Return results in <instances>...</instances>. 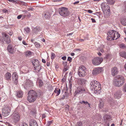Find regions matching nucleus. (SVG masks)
<instances>
[{
    "label": "nucleus",
    "instance_id": "f03ea898",
    "mask_svg": "<svg viewBox=\"0 0 126 126\" xmlns=\"http://www.w3.org/2000/svg\"><path fill=\"white\" fill-rule=\"evenodd\" d=\"M28 94V101L30 103L34 102L36 99V97L37 95V93L35 91L32 90L29 91Z\"/></svg>",
    "mask_w": 126,
    "mask_h": 126
},
{
    "label": "nucleus",
    "instance_id": "69168bd1",
    "mask_svg": "<svg viewBox=\"0 0 126 126\" xmlns=\"http://www.w3.org/2000/svg\"><path fill=\"white\" fill-rule=\"evenodd\" d=\"M18 39L20 41H21L22 39V38L21 37H18Z\"/></svg>",
    "mask_w": 126,
    "mask_h": 126
},
{
    "label": "nucleus",
    "instance_id": "37998d69",
    "mask_svg": "<svg viewBox=\"0 0 126 126\" xmlns=\"http://www.w3.org/2000/svg\"><path fill=\"white\" fill-rule=\"evenodd\" d=\"M80 103L81 104H84L85 105H86L88 103L87 101H82L81 102H80Z\"/></svg>",
    "mask_w": 126,
    "mask_h": 126
},
{
    "label": "nucleus",
    "instance_id": "c9c22d12",
    "mask_svg": "<svg viewBox=\"0 0 126 126\" xmlns=\"http://www.w3.org/2000/svg\"><path fill=\"white\" fill-rule=\"evenodd\" d=\"M119 46L120 48H122L125 49L126 48V45L123 43L120 44L119 45Z\"/></svg>",
    "mask_w": 126,
    "mask_h": 126
},
{
    "label": "nucleus",
    "instance_id": "8fccbe9b",
    "mask_svg": "<svg viewBox=\"0 0 126 126\" xmlns=\"http://www.w3.org/2000/svg\"><path fill=\"white\" fill-rule=\"evenodd\" d=\"M65 96L64 95H63V96H62L60 98V100L64 99L65 98Z\"/></svg>",
    "mask_w": 126,
    "mask_h": 126
},
{
    "label": "nucleus",
    "instance_id": "39448f33",
    "mask_svg": "<svg viewBox=\"0 0 126 126\" xmlns=\"http://www.w3.org/2000/svg\"><path fill=\"white\" fill-rule=\"evenodd\" d=\"M59 13L61 16L63 17L68 16L70 14V12L68 10V9L65 7L60 8Z\"/></svg>",
    "mask_w": 126,
    "mask_h": 126
},
{
    "label": "nucleus",
    "instance_id": "7c9ffc66",
    "mask_svg": "<svg viewBox=\"0 0 126 126\" xmlns=\"http://www.w3.org/2000/svg\"><path fill=\"white\" fill-rule=\"evenodd\" d=\"M120 55L121 56L126 59V52L122 51L120 53Z\"/></svg>",
    "mask_w": 126,
    "mask_h": 126
},
{
    "label": "nucleus",
    "instance_id": "0eeeda50",
    "mask_svg": "<svg viewBox=\"0 0 126 126\" xmlns=\"http://www.w3.org/2000/svg\"><path fill=\"white\" fill-rule=\"evenodd\" d=\"M90 88L92 90L93 89H97L101 88V86L100 83L96 80H93L90 83Z\"/></svg>",
    "mask_w": 126,
    "mask_h": 126
},
{
    "label": "nucleus",
    "instance_id": "ddd939ff",
    "mask_svg": "<svg viewBox=\"0 0 126 126\" xmlns=\"http://www.w3.org/2000/svg\"><path fill=\"white\" fill-rule=\"evenodd\" d=\"M52 14L50 11H45L43 14V16L46 19H49L50 18Z\"/></svg>",
    "mask_w": 126,
    "mask_h": 126
},
{
    "label": "nucleus",
    "instance_id": "1a4fd4ad",
    "mask_svg": "<svg viewBox=\"0 0 126 126\" xmlns=\"http://www.w3.org/2000/svg\"><path fill=\"white\" fill-rule=\"evenodd\" d=\"M11 118L15 123H17L20 120V116L19 113L14 112L11 115Z\"/></svg>",
    "mask_w": 126,
    "mask_h": 126
},
{
    "label": "nucleus",
    "instance_id": "a19ab883",
    "mask_svg": "<svg viewBox=\"0 0 126 126\" xmlns=\"http://www.w3.org/2000/svg\"><path fill=\"white\" fill-rule=\"evenodd\" d=\"M55 56V54L53 53H51V58L52 59H53Z\"/></svg>",
    "mask_w": 126,
    "mask_h": 126
},
{
    "label": "nucleus",
    "instance_id": "aec40b11",
    "mask_svg": "<svg viewBox=\"0 0 126 126\" xmlns=\"http://www.w3.org/2000/svg\"><path fill=\"white\" fill-rule=\"evenodd\" d=\"M121 91L119 90L115 93L114 94V97L116 98L119 99L121 97Z\"/></svg>",
    "mask_w": 126,
    "mask_h": 126
},
{
    "label": "nucleus",
    "instance_id": "6e6552de",
    "mask_svg": "<svg viewBox=\"0 0 126 126\" xmlns=\"http://www.w3.org/2000/svg\"><path fill=\"white\" fill-rule=\"evenodd\" d=\"M103 60L102 57H97L93 58L92 60L93 64L95 65H98L100 64Z\"/></svg>",
    "mask_w": 126,
    "mask_h": 126
},
{
    "label": "nucleus",
    "instance_id": "bf43d9fd",
    "mask_svg": "<svg viewBox=\"0 0 126 126\" xmlns=\"http://www.w3.org/2000/svg\"><path fill=\"white\" fill-rule=\"evenodd\" d=\"M52 123V122L51 121H48L47 123V124L48 125H49Z\"/></svg>",
    "mask_w": 126,
    "mask_h": 126
},
{
    "label": "nucleus",
    "instance_id": "6ab92c4d",
    "mask_svg": "<svg viewBox=\"0 0 126 126\" xmlns=\"http://www.w3.org/2000/svg\"><path fill=\"white\" fill-rule=\"evenodd\" d=\"M86 82V80L83 79L79 78L78 79V83L79 85H83Z\"/></svg>",
    "mask_w": 126,
    "mask_h": 126
},
{
    "label": "nucleus",
    "instance_id": "13d9d810",
    "mask_svg": "<svg viewBox=\"0 0 126 126\" xmlns=\"http://www.w3.org/2000/svg\"><path fill=\"white\" fill-rule=\"evenodd\" d=\"M91 20H92V22H93V23H94V22H96V21L94 19V18H92L91 19Z\"/></svg>",
    "mask_w": 126,
    "mask_h": 126
},
{
    "label": "nucleus",
    "instance_id": "6e6d98bb",
    "mask_svg": "<svg viewBox=\"0 0 126 126\" xmlns=\"http://www.w3.org/2000/svg\"><path fill=\"white\" fill-rule=\"evenodd\" d=\"M79 1H76L75 2H74L73 3V4L75 5V4H77L78 3H79Z\"/></svg>",
    "mask_w": 126,
    "mask_h": 126
},
{
    "label": "nucleus",
    "instance_id": "79ce46f5",
    "mask_svg": "<svg viewBox=\"0 0 126 126\" xmlns=\"http://www.w3.org/2000/svg\"><path fill=\"white\" fill-rule=\"evenodd\" d=\"M19 126H28V125L25 123H22L21 124H20Z\"/></svg>",
    "mask_w": 126,
    "mask_h": 126
},
{
    "label": "nucleus",
    "instance_id": "9b49d317",
    "mask_svg": "<svg viewBox=\"0 0 126 126\" xmlns=\"http://www.w3.org/2000/svg\"><path fill=\"white\" fill-rule=\"evenodd\" d=\"M11 111L10 107H7L4 108L2 110V114L4 116H6L8 115Z\"/></svg>",
    "mask_w": 126,
    "mask_h": 126
},
{
    "label": "nucleus",
    "instance_id": "338daca9",
    "mask_svg": "<svg viewBox=\"0 0 126 126\" xmlns=\"http://www.w3.org/2000/svg\"><path fill=\"white\" fill-rule=\"evenodd\" d=\"M42 61L44 63H46V61L45 60L43 59H42Z\"/></svg>",
    "mask_w": 126,
    "mask_h": 126
},
{
    "label": "nucleus",
    "instance_id": "72a5a7b5",
    "mask_svg": "<svg viewBox=\"0 0 126 126\" xmlns=\"http://www.w3.org/2000/svg\"><path fill=\"white\" fill-rule=\"evenodd\" d=\"M104 103H103V101L101 99L99 101V107L100 108H103V106Z\"/></svg>",
    "mask_w": 126,
    "mask_h": 126
},
{
    "label": "nucleus",
    "instance_id": "4c0bfd02",
    "mask_svg": "<svg viewBox=\"0 0 126 126\" xmlns=\"http://www.w3.org/2000/svg\"><path fill=\"white\" fill-rule=\"evenodd\" d=\"M76 126H83L82 123L80 122H77Z\"/></svg>",
    "mask_w": 126,
    "mask_h": 126
},
{
    "label": "nucleus",
    "instance_id": "5701e85b",
    "mask_svg": "<svg viewBox=\"0 0 126 126\" xmlns=\"http://www.w3.org/2000/svg\"><path fill=\"white\" fill-rule=\"evenodd\" d=\"M104 14V16L105 17H108L110 15V10L103 11Z\"/></svg>",
    "mask_w": 126,
    "mask_h": 126
},
{
    "label": "nucleus",
    "instance_id": "f3484780",
    "mask_svg": "<svg viewBox=\"0 0 126 126\" xmlns=\"http://www.w3.org/2000/svg\"><path fill=\"white\" fill-rule=\"evenodd\" d=\"M111 72L112 75L113 76H114L118 73L119 71L117 68L116 67H114L112 68Z\"/></svg>",
    "mask_w": 126,
    "mask_h": 126
},
{
    "label": "nucleus",
    "instance_id": "412c9836",
    "mask_svg": "<svg viewBox=\"0 0 126 126\" xmlns=\"http://www.w3.org/2000/svg\"><path fill=\"white\" fill-rule=\"evenodd\" d=\"M11 74L10 72H7L5 75V78L7 81H9L10 80H11Z\"/></svg>",
    "mask_w": 126,
    "mask_h": 126
},
{
    "label": "nucleus",
    "instance_id": "a18cd8bd",
    "mask_svg": "<svg viewBox=\"0 0 126 126\" xmlns=\"http://www.w3.org/2000/svg\"><path fill=\"white\" fill-rule=\"evenodd\" d=\"M123 10L124 12H126V1L125 3V6L124 7Z\"/></svg>",
    "mask_w": 126,
    "mask_h": 126
},
{
    "label": "nucleus",
    "instance_id": "f257e3e1",
    "mask_svg": "<svg viewBox=\"0 0 126 126\" xmlns=\"http://www.w3.org/2000/svg\"><path fill=\"white\" fill-rule=\"evenodd\" d=\"M125 81L124 77L121 75H119L114 79L113 84L116 86L120 87L124 84Z\"/></svg>",
    "mask_w": 126,
    "mask_h": 126
},
{
    "label": "nucleus",
    "instance_id": "2f4dec72",
    "mask_svg": "<svg viewBox=\"0 0 126 126\" xmlns=\"http://www.w3.org/2000/svg\"><path fill=\"white\" fill-rule=\"evenodd\" d=\"M60 91H61L60 89L56 88L55 89L54 91V92L57 94L56 95V96H58L59 95L60 93Z\"/></svg>",
    "mask_w": 126,
    "mask_h": 126
},
{
    "label": "nucleus",
    "instance_id": "9d476101",
    "mask_svg": "<svg viewBox=\"0 0 126 126\" xmlns=\"http://www.w3.org/2000/svg\"><path fill=\"white\" fill-rule=\"evenodd\" d=\"M7 50L9 53L11 54H13L16 51V49L13 46L10 44L7 47Z\"/></svg>",
    "mask_w": 126,
    "mask_h": 126
},
{
    "label": "nucleus",
    "instance_id": "c756f323",
    "mask_svg": "<svg viewBox=\"0 0 126 126\" xmlns=\"http://www.w3.org/2000/svg\"><path fill=\"white\" fill-rule=\"evenodd\" d=\"M38 81L39 86L40 87H42L44 84V82L43 81L40 79H38Z\"/></svg>",
    "mask_w": 126,
    "mask_h": 126
},
{
    "label": "nucleus",
    "instance_id": "09e8293b",
    "mask_svg": "<svg viewBox=\"0 0 126 126\" xmlns=\"http://www.w3.org/2000/svg\"><path fill=\"white\" fill-rule=\"evenodd\" d=\"M22 16V15H18L17 17V18L18 19H19L21 18Z\"/></svg>",
    "mask_w": 126,
    "mask_h": 126
},
{
    "label": "nucleus",
    "instance_id": "3c124183",
    "mask_svg": "<svg viewBox=\"0 0 126 126\" xmlns=\"http://www.w3.org/2000/svg\"><path fill=\"white\" fill-rule=\"evenodd\" d=\"M39 95H41L43 94L41 90H39Z\"/></svg>",
    "mask_w": 126,
    "mask_h": 126
},
{
    "label": "nucleus",
    "instance_id": "e433bc0d",
    "mask_svg": "<svg viewBox=\"0 0 126 126\" xmlns=\"http://www.w3.org/2000/svg\"><path fill=\"white\" fill-rule=\"evenodd\" d=\"M24 30L27 33H29L30 32V29L28 27H27L24 28Z\"/></svg>",
    "mask_w": 126,
    "mask_h": 126
},
{
    "label": "nucleus",
    "instance_id": "bb28decb",
    "mask_svg": "<svg viewBox=\"0 0 126 126\" xmlns=\"http://www.w3.org/2000/svg\"><path fill=\"white\" fill-rule=\"evenodd\" d=\"M24 54L26 57H30L32 55V52L29 51H27L24 53Z\"/></svg>",
    "mask_w": 126,
    "mask_h": 126
},
{
    "label": "nucleus",
    "instance_id": "680f3d73",
    "mask_svg": "<svg viewBox=\"0 0 126 126\" xmlns=\"http://www.w3.org/2000/svg\"><path fill=\"white\" fill-rule=\"evenodd\" d=\"M88 12L90 13H93V11L91 10H88Z\"/></svg>",
    "mask_w": 126,
    "mask_h": 126
},
{
    "label": "nucleus",
    "instance_id": "58836bf2",
    "mask_svg": "<svg viewBox=\"0 0 126 126\" xmlns=\"http://www.w3.org/2000/svg\"><path fill=\"white\" fill-rule=\"evenodd\" d=\"M109 121H105V124H104L105 126H109Z\"/></svg>",
    "mask_w": 126,
    "mask_h": 126
},
{
    "label": "nucleus",
    "instance_id": "473e14b6",
    "mask_svg": "<svg viewBox=\"0 0 126 126\" xmlns=\"http://www.w3.org/2000/svg\"><path fill=\"white\" fill-rule=\"evenodd\" d=\"M99 88H98L97 89H93L94 91V93L95 94H100L101 93V91L100 90L101 89V87Z\"/></svg>",
    "mask_w": 126,
    "mask_h": 126
},
{
    "label": "nucleus",
    "instance_id": "f8f14e48",
    "mask_svg": "<svg viewBox=\"0 0 126 126\" xmlns=\"http://www.w3.org/2000/svg\"><path fill=\"white\" fill-rule=\"evenodd\" d=\"M103 67H97L95 68L92 71V74L93 75H96L103 72Z\"/></svg>",
    "mask_w": 126,
    "mask_h": 126
},
{
    "label": "nucleus",
    "instance_id": "a211bd4d",
    "mask_svg": "<svg viewBox=\"0 0 126 126\" xmlns=\"http://www.w3.org/2000/svg\"><path fill=\"white\" fill-rule=\"evenodd\" d=\"M32 83L30 80H27L24 83V86L25 88L31 87L32 85Z\"/></svg>",
    "mask_w": 126,
    "mask_h": 126
},
{
    "label": "nucleus",
    "instance_id": "ea45409f",
    "mask_svg": "<svg viewBox=\"0 0 126 126\" xmlns=\"http://www.w3.org/2000/svg\"><path fill=\"white\" fill-rule=\"evenodd\" d=\"M23 12H25V15H22V18H25L26 16H27L26 15H27V12L26 11H22Z\"/></svg>",
    "mask_w": 126,
    "mask_h": 126
},
{
    "label": "nucleus",
    "instance_id": "774afa93",
    "mask_svg": "<svg viewBox=\"0 0 126 126\" xmlns=\"http://www.w3.org/2000/svg\"><path fill=\"white\" fill-rule=\"evenodd\" d=\"M50 63L49 62H47V66H49Z\"/></svg>",
    "mask_w": 126,
    "mask_h": 126
},
{
    "label": "nucleus",
    "instance_id": "de8ad7c7",
    "mask_svg": "<svg viewBox=\"0 0 126 126\" xmlns=\"http://www.w3.org/2000/svg\"><path fill=\"white\" fill-rule=\"evenodd\" d=\"M116 34L117 35V37L115 38V40L117 39L120 36V34L118 33L117 32Z\"/></svg>",
    "mask_w": 126,
    "mask_h": 126
},
{
    "label": "nucleus",
    "instance_id": "cd10ccee",
    "mask_svg": "<svg viewBox=\"0 0 126 126\" xmlns=\"http://www.w3.org/2000/svg\"><path fill=\"white\" fill-rule=\"evenodd\" d=\"M41 30V29L39 27H36L34 28L33 30V32L35 33H36L38 32Z\"/></svg>",
    "mask_w": 126,
    "mask_h": 126
},
{
    "label": "nucleus",
    "instance_id": "2eb2a0df",
    "mask_svg": "<svg viewBox=\"0 0 126 126\" xmlns=\"http://www.w3.org/2000/svg\"><path fill=\"white\" fill-rule=\"evenodd\" d=\"M13 80L16 84H17L18 82V76L16 72H14L12 75Z\"/></svg>",
    "mask_w": 126,
    "mask_h": 126
},
{
    "label": "nucleus",
    "instance_id": "603ef678",
    "mask_svg": "<svg viewBox=\"0 0 126 126\" xmlns=\"http://www.w3.org/2000/svg\"><path fill=\"white\" fill-rule=\"evenodd\" d=\"M13 33V32L12 31L9 32L8 33V34L10 35H12Z\"/></svg>",
    "mask_w": 126,
    "mask_h": 126
},
{
    "label": "nucleus",
    "instance_id": "052dcab7",
    "mask_svg": "<svg viewBox=\"0 0 126 126\" xmlns=\"http://www.w3.org/2000/svg\"><path fill=\"white\" fill-rule=\"evenodd\" d=\"M69 82H70V83L69 85V88L70 89V90L71 89V82L70 81H69Z\"/></svg>",
    "mask_w": 126,
    "mask_h": 126
},
{
    "label": "nucleus",
    "instance_id": "4d7b16f0",
    "mask_svg": "<svg viewBox=\"0 0 126 126\" xmlns=\"http://www.w3.org/2000/svg\"><path fill=\"white\" fill-rule=\"evenodd\" d=\"M6 124L8 126H13L9 123H7Z\"/></svg>",
    "mask_w": 126,
    "mask_h": 126
},
{
    "label": "nucleus",
    "instance_id": "0e129e2a",
    "mask_svg": "<svg viewBox=\"0 0 126 126\" xmlns=\"http://www.w3.org/2000/svg\"><path fill=\"white\" fill-rule=\"evenodd\" d=\"M71 60V57H68L67 59V61H69L70 62Z\"/></svg>",
    "mask_w": 126,
    "mask_h": 126
},
{
    "label": "nucleus",
    "instance_id": "7ed1b4c3",
    "mask_svg": "<svg viewBox=\"0 0 126 126\" xmlns=\"http://www.w3.org/2000/svg\"><path fill=\"white\" fill-rule=\"evenodd\" d=\"M86 67L84 66L81 65L79 68L78 74L79 77H83L86 75Z\"/></svg>",
    "mask_w": 126,
    "mask_h": 126
},
{
    "label": "nucleus",
    "instance_id": "4be33fe9",
    "mask_svg": "<svg viewBox=\"0 0 126 126\" xmlns=\"http://www.w3.org/2000/svg\"><path fill=\"white\" fill-rule=\"evenodd\" d=\"M30 126H38L37 123L34 120H31L30 122Z\"/></svg>",
    "mask_w": 126,
    "mask_h": 126
},
{
    "label": "nucleus",
    "instance_id": "393cba45",
    "mask_svg": "<svg viewBox=\"0 0 126 126\" xmlns=\"http://www.w3.org/2000/svg\"><path fill=\"white\" fill-rule=\"evenodd\" d=\"M85 91V90L84 89L81 88L80 89L79 88V89H78L76 91L75 93H76V94H80L84 93Z\"/></svg>",
    "mask_w": 126,
    "mask_h": 126
},
{
    "label": "nucleus",
    "instance_id": "c03bdc74",
    "mask_svg": "<svg viewBox=\"0 0 126 126\" xmlns=\"http://www.w3.org/2000/svg\"><path fill=\"white\" fill-rule=\"evenodd\" d=\"M123 91L126 92V83L125 84L124 86H123Z\"/></svg>",
    "mask_w": 126,
    "mask_h": 126
},
{
    "label": "nucleus",
    "instance_id": "423d86ee",
    "mask_svg": "<svg viewBox=\"0 0 126 126\" xmlns=\"http://www.w3.org/2000/svg\"><path fill=\"white\" fill-rule=\"evenodd\" d=\"M115 33L116 32L113 30H109L107 33L108 35L107 37V40L110 41L114 40L116 37Z\"/></svg>",
    "mask_w": 126,
    "mask_h": 126
},
{
    "label": "nucleus",
    "instance_id": "dca6fc26",
    "mask_svg": "<svg viewBox=\"0 0 126 126\" xmlns=\"http://www.w3.org/2000/svg\"><path fill=\"white\" fill-rule=\"evenodd\" d=\"M101 7L103 11L110 10L109 6L107 5L105 3H102L101 5Z\"/></svg>",
    "mask_w": 126,
    "mask_h": 126
},
{
    "label": "nucleus",
    "instance_id": "5fc2aeb1",
    "mask_svg": "<svg viewBox=\"0 0 126 126\" xmlns=\"http://www.w3.org/2000/svg\"><path fill=\"white\" fill-rule=\"evenodd\" d=\"M7 0L9 2H13V3H15V2H16V1L14 0Z\"/></svg>",
    "mask_w": 126,
    "mask_h": 126
},
{
    "label": "nucleus",
    "instance_id": "f704fd0d",
    "mask_svg": "<svg viewBox=\"0 0 126 126\" xmlns=\"http://www.w3.org/2000/svg\"><path fill=\"white\" fill-rule=\"evenodd\" d=\"M107 3L110 4H113L115 2V0H107Z\"/></svg>",
    "mask_w": 126,
    "mask_h": 126
},
{
    "label": "nucleus",
    "instance_id": "a878e982",
    "mask_svg": "<svg viewBox=\"0 0 126 126\" xmlns=\"http://www.w3.org/2000/svg\"><path fill=\"white\" fill-rule=\"evenodd\" d=\"M104 119L105 121H109L110 120V116L108 115H105L104 116Z\"/></svg>",
    "mask_w": 126,
    "mask_h": 126
},
{
    "label": "nucleus",
    "instance_id": "e2e57ef3",
    "mask_svg": "<svg viewBox=\"0 0 126 126\" xmlns=\"http://www.w3.org/2000/svg\"><path fill=\"white\" fill-rule=\"evenodd\" d=\"M62 58L63 60H65L66 59V56H64L62 57Z\"/></svg>",
    "mask_w": 126,
    "mask_h": 126
},
{
    "label": "nucleus",
    "instance_id": "4468645a",
    "mask_svg": "<svg viewBox=\"0 0 126 126\" xmlns=\"http://www.w3.org/2000/svg\"><path fill=\"white\" fill-rule=\"evenodd\" d=\"M4 40L7 44H9L11 42V41L9 36L7 34H2Z\"/></svg>",
    "mask_w": 126,
    "mask_h": 126
},
{
    "label": "nucleus",
    "instance_id": "b1692460",
    "mask_svg": "<svg viewBox=\"0 0 126 126\" xmlns=\"http://www.w3.org/2000/svg\"><path fill=\"white\" fill-rule=\"evenodd\" d=\"M23 93L21 91H18L16 93V95L17 98H21L22 96Z\"/></svg>",
    "mask_w": 126,
    "mask_h": 126
},
{
    "label": "nucleus",
    "instance_id": "49530a36",
    "mask_svg": "<svg viewBox=\"0 0 126 126\" xmlns=\"http://www.w3.org/2000/svg\"><path fill=\"white\" fill-rule=\"evenodd\" d=\"M34 44L37 47H39L40 46V44L36 42Z\"/></svg>",
    "mask_w": 126,
    "mask_h": 126
},
{
    "label": "nucleus",
    "instance_id": "20e7f679",
    "mask_svg": "<svg viewBox=\"0 0 126 126\" xmlns=\"http://www.w3.org/2000/svg\"><path fill=\"white\" fill-rule=\"evenodd\" d=\"M32 63L34 66V70L36 72L39 71L41 69V66L39 64V61L37 60H34Z\"/></svg>",
    "mask_w": 126,
    "mask_h": 126
},
{
    "label": "nucleus",
    "instance_id": "c85d7f7f",
    "mask_svg": "<svg viewBox=\"0 0 126 126\" xmlns=\"http://www.w3.org/2000/svg\"><path fill=\"white\" fill-rule=\"evenodd\" d=\"M121 24L124 26L126 25V18H122L121 20Z\"/></svg>",
    "mask_w": 126,
    "mask_h": 126
},
{
    "label": "nucleus",
    "instance_id": "864d4df0",
    "mask_svg": "<svg viewBox=\"0 0 126 126\" xmlns=\"http://www.w3.org/2000/svg\"><path fill=\"white\" fill-rule=\"evenodd\" d=\"M22 43L24 45H28V44L26 43L25 41L23 40V41Z\"/></svg>",
    "mask_w": 126,
    "mask_h": 126
}]
</instances>
